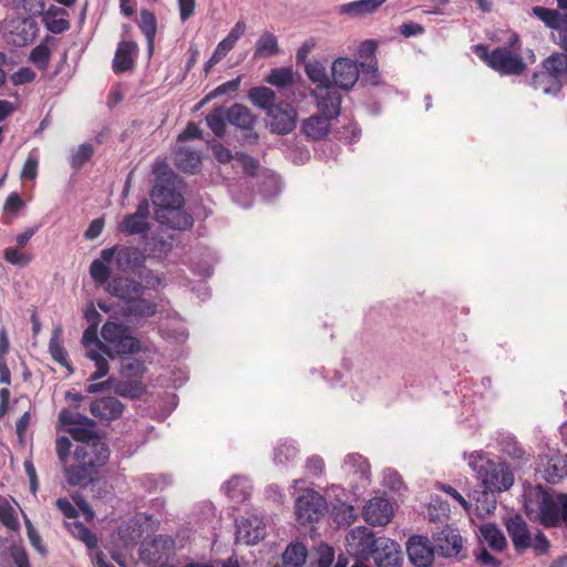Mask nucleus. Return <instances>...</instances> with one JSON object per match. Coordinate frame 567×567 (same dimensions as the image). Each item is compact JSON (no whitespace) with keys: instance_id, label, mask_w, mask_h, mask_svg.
I'll return each instance as SVG.
<instances>
[{"instance_id":"obj_30","label":"nucleus","mask_w":567,"mask_h":567,"mask_svg":"<svg viewBox=\"0 0 567 567\" xmlns=\"http://www.w3.org/2000/svg\"><path fill=\"white\" fill-rule=\"evenodd\" d=\"M331 120V117L322 113L311 115L302 122V132L310 140H322L330 132Z\"/></svg>"},{"instance_id":"obj_44","label":"nucleus","mask_w":567,"mask_h":567,"mask_svg":"<svg viewBox=\"0 0 567 567\" xmlns=\"http://www.w3.org/2000/svg\"><path fill=\"white\" fill-rule=\"evenodd\" d=\"M228 122V109L216 107L206 116V123L213 133L223 137L226 133V123Z\"/></svg>"},{"instance_id":"obj_19","label":"nucleus","mask_w":567,"mask_h":567,"mask_svg":"<svg viewBox=\"0 0 567 567\" xmlns=\"http://www.w3.org/2000/svg\"><path fill=\"white\" fill-rule=\"evenodd\" d=\"M537 519L546 527H556L560 523V496L556 501L549 493L540 491L537 494Z\"/></svg>"},{"instance_id":"obj_21","label":"nucleus","mask_w":567,"mask_h":567,"mask_svg":"<svg viewBox=\"0 0 567 567\" xmlns=\"http://www.w3.org/2000/svg\"><path fill=\"white\" fill-rule=\"evenodd\" d=\"M124 404L115 396L107 395L95 399L90 405V412L100 421H114L122 416Z\"/></svg>"},{"instance_id":"obj_35","label":"nucleus","mask_w":567,"mask_h":567,"mask_svg":"<svg viewBox=\"0 0 567 567\" xmlns=\"http://www.w3.org/2000/svg\"><path fill=\"white\" fill-rule=\"evenodd\" d=\"M542 66L546 70V74L553 75L563 84V81L567 78V54L563 52L553 53L542 62Z\"/></svg>"},{"instance_id":"obj_52","label":"nucleus","mask_w":567,"mask_h":567,"mask_svg":"<svg viewBox=\"0 0 567 567\" xmlns=\"http://www.w3.org/2000/svg\"><path fill=\"white\" fill-rule=\"evenodd\" d=\"M0 522L11 530H16L19 527L17 512L6 499L0 501Z\"/></svg>"},{"instance_id":"obj_63","label":"nucleus","mask_w":567,"mask_h":567,"mask_svg":"<svg viewBox=\"0 0 567 567\" xmlns=\"http://www.w3.org/2000/svg\"><path fill=\"white\" fill-rule=\"evenodd\" d=\"M476 560L485 567H501L502 563L495 558L486 548H481L480 551L475 553Z\"/></svg>"},{"instance_id":"obj_6","label":"nucleus","mask_w":567,"mask_h":567,"mask_svg":"<svg viewBox=\"0 0 567 567\" xmlns=\"http://www.w3.org/2000/svg\"><path fill=\"white\" fill-rule=\"evenodd\" d=\"M82 344L84 347L85 357L93 361L96 368L95 372L91 374L89 380L96 381L107 375L110 365L103 353H107L109 348H106L104 340L99 338L96 327H87L84 330Z\"/></svg>"},{"instance_id":"obj_53","label":"nucleus","mask_w":567,"mask_h":567,"mask_svg":"<svg viewBox=\"0 0 567 567\" xmlns=\"http://www.w3.org/2000/svg\"><path fill=\"white\" fill-rule=\"evenodd\" d=\"M51 51L47 43L37 45L30 53V61L40 70H45L49 65Z\"/></svg>"},{"instance_id":"obj_45","label":"nucleus","mask_w":567,"mask_h":567,"mask_svg":"<svg viewBox=\"0 0 567 567\" xmlns=\"http://www.w3.org/2000/svg\"><path fill=\"white\" fill-rule=\"evenodd\" d=\"M386 0H358L342 6V12L351 16H364L374 12Z\"/></svg>"},{"instance_id":"obj_24","label":"nucleus","mask_w":567,"mask_h":567,"mask_svg":"<svg viewBox=\"0 0 567 567\" xmlns=\"http://www.w3.org/2000/svg\"><path fill=\"white\" fill-rule=\"evenodd\" d=\"M544 466V478L550 483L556 484L567 476V457L557 451H549L542 458Z\"/></svg>"},{"instance_id":"obj_14","label":"nucleus","mask_w":567,"mask_h":567,"mask_svg":"<svg viewBox=\"0 0 567 567\" xmlns=\"http://www.w3.org/2000/svg\"><path fill=\"white\" fill-rule=\"evenodd\" d=\"M369 557L373 558L377 567H401L402 565V551L399 544L388 537L378 538Z\"/></svg>"},{"instance_id":"obj_25","label":"nucleus","mask_w":567,"mask_h":567,"mask_svg":"<svg viewBox=\"0 0 567 567\" xmlns=\"http://www.w3.org/2000/svg\"><path fill=\"white\" fill-rule=\"evenodd\" d=\"M312 96L317 100L320 113L331 118L339 116L342 97L333 85H329L320 91H312Z\"/></svg>"},{"instance_id":"obj_10","label":"nucleus","mask_w":567,"mask_h":567,"mask_svg":"<svg viewBox=\"0 0 567 567\" xmlns=\"http://www.w3.org/2000/svg\"><path fill=\"white\" fill-rule=\"evenodd\" d=\"M271 132L286 135L293 131L297 123V112L290 103H276L267 112Z\"/></svg>"},{"instance_id":"obj_33","label":"nucleus","mask_w":567,"mask_h":567,"mask_svg":"<svg viewBox=\"0 0 567 567\" xmlns=\"http://www.w3.org/2000/svg\"><path fill=\"white\" fill-rule=\"evenodd\" d=\"M157 311V303L154 300L144 298V296L135 297L127 305L123 306V313L133 318H150Z\"/></svg>"},{"instance_id":"obj_58","label":"nucleus","mask_w":567,"mask_h":567,"mask_svg":"<svg viewBox=\"0 0 567 567\" xmlns=\"http://www.w3.org/2000/svg\"><path fill=\"white\" fill-rule=\"evenodd\" d=\"M4 259L16 266H25L30 261V257L23 252H20L17 248H7L4 250Z\"/></svg>"},{"instance_id":"obj_23","label":"nucleus","mask_w":567,"mask_h":567,"mask_svg":"<svg viewBox=\"0 0 567 567\" xmlns=\"http://www.w3.org/2000/svg\"><path fill=\"white\" fill-rule=\"evenodd\" d=\"M363 515L370 525L384 526L391 520L393 508L388 499L375 497L370 499L364 506Z\"/></svg>"},{"instance_id":"obj_4","label":"nucleus","mask_w":567,"mask_h":567,"mask_svg":"<svg viewBox=\"0 0 567 567\" xmlns=\"http://www.w3.org/2000/svg\"><path fill=\"white\" fill-rule=\"evenodd\" d=\"M292 488L298 491L295 501V514L301 525L318 522L326 513L328 504L326 498L312 488H299L300 480H295Z\"/></svg>"},{"instance_id":"obj_36","label":"nucleus","mask_w":567,"mask_h":567,"mask_svg":"<svg viewBox=\"0 0 567 567\" xmlns=\"http://www.w3.org/2000/svg\"><path fill=\"white\" fill-rule=\"evenodd\" d=\"M95 474L96 468L78 462L65 468L66 481L72 486L85 485L92 482Z\"/></svg>"},{"instance_id":"obj_13","label":"nucleus","mask_w":567,"mask_h":567,"mask_svg":"<svg viewBox=\"0 0 567 567\" xmlns=\"http://www.w3.org/2000/svg\"><path fill=\"white\" fill-rule=\"evenodd\" d=\"M346 540L347 549L350 555L359 558H368L371 550L377 545L378 538L370 528L359 526L348 533Z\"/></svg>"},{"instance_id":"obj_42","label":"nucleus","mask_w":567,"mask_h":567,"mask_svg":"<svg viewBox=\"0 0 567 567\" xmlns=\"http://www.w3.org/2000/svg\"><path fill=\"white\" fill-rule=\"evenodd\" d=\"M138 27L147 40V49L150 54H152L154 50V39L157 31V22L154 13L148 10H142Z\"/></svg>"},{"instance_id":"obj_54","label":"nucleus","mask_w":567,"mask_h":567,"mask_svg":"<svg viewBox=\"0 0 567 567\" xmlns=\"http://www.w3.org/2000/svg\"><path fill=\"white\" fill-rule=\"evenodd\" d=\"M39 156L35 151L29 153L21 171L22 181H33L38 175Z\"/></svg>"},{"instance_id":"obj_50","label":"nucleus","mask_w":567,"mask_h":567,"mask_svg":"<svg viewBox=\"0 0 567 567\" xmlns=\"http://www.w3.org/2000/svg\"><path fill=\"white\" fill-rule=\"evenodd\" d=\"M267 82L278 87H286L293 83V72L290 68H280L271 70Z\"/></svg>"},{"instance_id":"obj_5","label":"nucleus","mask_w":567,"mask_h":567,"mask_svg":"<svg viewBox=\"0 0 567 567\" xmlns=\"http://www.w3.org/2000/svg\"><path fill=\"white\" fill-rule=\"evenodd\" d=\"M473 49L481 60L501 74L518 75L526 68L523 58L507 48H496L489 52L486 45L476 44Z\"/></svg>"},{"instance_id":"obj_47","label":"nucleus","mask_w":567,"mask_h":567,"mask_svg":"<svg viewBox=\"0 0 567 567\" xmlns=\"http://www.w3.org/2000/svg\"><path fill=\"white\" fill-rule=\"evenodd\" d=\"M114 393L128 399H140L145 393V386L140 380L120 381L114 385Z\"/></svg>"},{"instance_id":"obj_40","label":"nucleus","mask_w":567,"mask_h":567,"mask_svg":"<svg viewBox=\"0 0 567 567\" xmlns=\"http://www.w3.org/2000/svg\"><path fill=\"white\" fill-rule=\"evenodd\" d=\"M305 72L309 80L317 84V89L315 91H320L329 85H332L326 66L319 61H311L307 63L305 66Z\"/></svg>"},{"instance_id":"obj_34","label":"nucleus","mask_w":567,"mask_h":567,"mask_svg":"<svg viewBox=\"0 0 567 567\" xmlns=\"http://www.w3.org/2000/svg\"><path fill=\"white\" fill-rule=\"evenodd\" d=\"M308 549L301 542L290 543L281 555V567H303Z\"/></svg>"},{"instance_id":"obj_55","label":"nucleus","mask_w":567,"mask_h":567,"mask_svg":"<svg viewBox=\"0 0 567 567\" xmlns=\"http://www.w3.org/2000/svg\"><path fill=\"white\" fill-rule=\"evenodd\" d=\"M297 455V449L293 444L287 442L279 444L275 449L274 461L277 464H285L293 460Z\"/></svg>"},{"instance_id":"obj_51","label":"nucleus","mask_w":567,"mask_h":567,"mask_svg":"<svg viewBox=\"0 0 567 567\" xmlns=\"http://www.w3.org/2000/svg\"><path fill=\"white\" fill-rule=\"evenodd\" d=\"M94 154V148L91 144H81L71 155L70 165L74 169H80L86 162L91 159Z\"/></svg>"},{"instance_id":"obj_8","label":"nucleus","mask_w":567,"mask_h":567,"mask_svg":"<svg viewBox=\"0 0 567 567\" xmlns=\"http://www.w3.org/2000/svg\"><path fill=\"white\" fill-rule=\"evenodd\" d=\"M59 421L69 426V434L80 443L79 445L101 440L95 432V421L84 414L64 409L59 413Z\"/></svg>"},{"instance_id":"obj_61","label":"nucleus","mask_w":567,"mask_h":567,"mask_svg":"<svg viewBox=\"0 0 567 567\" xmlns=\"http://www.w3.org/2000/svg\"><path fill=\"white\" fill-rule=\"evenodd\" d=\"M229 51H230V49L220 41L217 44L210 59L205 64V66H204L205 72L208 73L210 71V69L215 64H217Z\"/></svg>"},{"instance_id":"obj_12","label":"nucleus","mask_w":567,"mask_h":567,"mask_svg":"<svg viewBox=\"0 0 567 567\" xmlns=\"http://www.w3.org/2000/svg\"><path fill=\"white\" fill-rule=\"evenodd\" d=\"M150 218V203L147 199L140 202L137 209L133 214H127L118 224V230L128 236L145 237L151 229Z\"/></svg>"},{"instance_id":"obj_43","label":"nucleus","mask_w":567,"mask_h":567,"mask_svg":"<svg viewBox=\"0 0 567 567\" xmlns=\"http://www.w3.org/2000/svg\"><path fill=\"white\" fill-rule=\"evenodd\" d=\"M250 485L245 477H233L225 484V491L229 498L244 502L249 496Z\"/></svg>"},{"instance_id":"obj_56","label":"nucleus","mask_w":567,"mask_h":567,"mask_svg":"<svg viewBox=\"0 0 567 567\" xmlns=\"http://www.w3.org/2000/svg\"><path fill=\"white\" fill-rule=\"evenodd\" d=\"M317 567H331L334 560V549L331 546L321 544L317 549Z\"/></svg>"},{"instance_id":"obj_9","label":"nucleus","mask_w":567,"mask_h":567,"mask_svg":"<svg viewBox=\"0 0 567 567\" xmlns=\"http://www.w3.org/2000/svg\"><path fill=\"white\" fill-rule=\"evenodd\" d=\"M532 11L547 28L554 30V42L567 54V13H561L559 10L542 6L534 7Z\"/></svg>"},{"instance_id":"obj_1","label":"nucleus","mask_w":567,"mask_h":567,"mask_svg":"<svg viewBox=\"0 0 567 567\" xmlns=\"http://www.w3.org/2000/svg\"><path fill=\"white\" fill-rule=\"evenodd\" d=\"M468 465L477 473L485 489L495 493L507 491L514 483V474L509 467L483 454H472Z\"/></svg>"},{"instance_id":"obj_28","label":"nucleus","mask_w":567,"mask_h":567,"mask_svg":"<svg viewBox=\"0 0 567 567\" xmlns=\"http://www.w3.org/2000/svg\"><path fill=\"white\" fill-rule=\"evenodd\" d=\"M116 265L120 270H136L144 266L146 256L144 251L134 246L116 247L115 251Z\"/></svg>"},{"instance_id":"obj_31","label":"nucleus","mask_w":567,"mask_h":567,"mask_svg":"<svg viewBox=\"0 0 567 567\" xmlns=\"http://www.w3.org/2000/svg\"><path fill=\"white\" fill-rule=\"evenodd\" d=\"M175 165L186 173H197L202 166V156L197 150L178 146L175 151Z\"/></svg>"},{"instance_id":"obj_39","label":"nucleus","mask_w":567,"mask_h":567,"mask_svg":"<svg viewBox=\"0 0 567 567\" xmlns=\"http://www.w3.org/2000/svg\"><path fill=\"white\" fill-rule=\"evenodd\" d=\"M248 97L254 105L266 111V113L276 104V93L267 86L250 89Z\"/></svg>"},{"instance_id":"obj_3","label":"nucleus","mask_w":567,"mask_h":567,"mask_svg":"<svg viewBox=\"0 0 567 567\" xmlns=\"http://www.w3.org/2000/svg\"><path fill=\"white\" fill-rule=\"evenodd\" d=\"M156 184L152 189V202L158 209L182 207L184 199L176 188L177 176L168 169L166 164H157L155 167Z\"/></svg>"},{"instance_id":"obj_60","label":"nucleus","mask_w":567,"mask_h":567,"mask_svg":"<svg viewBox=\"0 0 567 567\" xmlns=\"http://www.w3.org/2000/svg\"><path fill=\"white\" fill-rule=\"evenodd\" d=\"M35 79V72L31 68H21L11 75L14 85L30 83Z\"/></svg>"},{"instance_id":"obj_17","label":"nucleus","mask_w":567,"mask_h":567,"mask_svg":"<svg viewBox=\"0 0 567 567\" xmlns=\"http://www.w3.org/2000/svg\"><path fill=\"white\" fill-rule=\"evenodd\" d=\"M105 289L110 295L123 301L125 306L135 297L144 296L146 286L130 277L115 276Z\"/></svg>"},{"instance_id":"obj_46","label":"nucleus","mask_w":567,"mask_h":567,"mask_svg":"<svg viewBox=\"0 0 567 567\" xmlns=\"http://www.w3.org/2000/svg\"><path fill=\"white\" fill-rule=\"evenodd\" d=\"M279 51L277 38L269 32H264L256 42L255 58L276 55Z\"/></svg>"},{"instance_id":"obj_49","label":"nucleus","mask_w":567,"mask_h":567,"mask_svg":"<svg viewBox=\"0 0 567 567\" xmlns=\"http://www.w3.org/2000/svg\"><path fill=\"white\" fill-rule=\"evenodd\" d=\"M145 364L143 361L135 358H124L121 360L120 372L124 378H137L143 375Z\"/></svg>"},{"instance_id":"obj_64","label":"nucleus","mask_w":567,"mask_h":567,"mask_svg":"<svg viewBox=\"0 0 567 567\" xmlns=\"http://www.w3.org/2000/svg\"><path fill=\"white\" fill-rule=\"evenodd\" d=\"M384 485L388 486L392 491L399 492L403 486V481L401 476L392 470H386L383 474Z\"/></svg>"},{"instance_id":"obj_15","label":"nucleus","mask_w":567,"mask_h":567,"mask_svg":"<svg viewBox=\"0 0 567 567\" xmlns=\"http://www.w3.org/2000/svg\"><path fill=\"white\" fill-rule=\"evenodd\" d=\"M436 554L444 558H455L463 548V539L458 532L445 526L432 535Z\"/></svg>"},{"instance_id":"obj_11","label":"nucleus","mask_w":567,"mask_h":567,"mask_svg":"<svg viewBox=\"0 0 567 567\" xmlns=\"http://www.w3.org/2000/svg\"><path fill=\"white\" fill-rule=\"evenodd\" d=\"M435 553L433 540L426 536L413 535L406 543L409 560L415 567H432Z\"/></svg>"},{"instance_id":"obj_16","label":"nucleus","mask_w":567,"mask_h":567,"mask_svg":"<svg viewBox=\"0 0 567 567\" xmlns=\"http://www.w3.org/2000/svg\"><path fill=\"white\" fill-rule=\"evenodd\" d=\"M332 85L342 90H350L359 79V64L348 58H338L331 66Z\"/></svg>"},{"instance_id":"obj_41","label":"nucleus","mask_w":567,"mask_h":567,"mask_svg":"<svg viewBox=\"0 0 567 567\" xmlns=\"http://www.w3.org/2000/svg\"><path fill=\"white\" fill-rule=\"evenodd\" d=\"M532 85L545 94H557L563 85L553 75L546 74V70L535 72L532 76Z\"/></svg>"},{"instance_id":"obj_32","label":"nucleus","mask_w":567,"mask_h":567,"mask_svg":"<svg viewBox=\"0 0 567 567\" xmlns=\"http://www.w3.org/2000/svg\"><path fill=\"white\" fill-rule=\"evenodd\" d=\"M156 218L161 224H166L174 229H186L193 225L192 216L183 212L181 207L157 209Z\"/></svg>"},{"instance_id":"obj_2","label":"nucleus","mask_w":567,"mask_h":567,"mask_svg":"<svg viewBox=\"0 0 567 567\" xmlns=\"http://www.w3.org/2000/svg\"><path fill=\"white\" fill-rule=\"evenodd\" d=\"M101 338L104 340L107 353L103 355L109 360L121 354H135L142 349L138 338L133 336L130 327L115 321H106L101 328Z\"/></svg>"},{"instance_id":"obj_18","label":"nucleus","mask_w":567,"mask_h":567,"mask_svg":"<svg viewBox=\"0 0 567 567\" xmlns=\"http://www.w3.org/2000/svg\"><path fill=\"white\" fill-rule=\"evenodd\" d=\"M75 462L86 464L93 468L103 466L109 457L110 451L102 440H95L93 443L78 445L74 452Z\"/></svg>"},{"instance_id":"obj_26","label":"nucleus","mask_w":567,"mask_h":567,"mask_svg":"<svg viewBox=\"0 0 567 567\" xmlns=\"http://www.w3.org/2000/svg\"><path fill=\"white\" fill-rule=\"evenodd\" d=\"M257 117L251 111L243 104H234L228 107V123L250 134L247 136L249 142H256L258 135L252 133Z\"/></svg>"},{"instance_id":"obj_59","label":"nucleus","mask_w":567,"mask_h":567,"mask_svg":"<svg viewBox=\"0 0 567 567\" xmlns=\"http://www.w3.org/2000/svg\"><path fill=\"white\" fill-rule=\"evenodd\" d=\"M246 24L244 21H238L234 28L229 31L227 37L221 40L230 50L235 47L239 38L245 33Z\"/></svg>"},{"instance_id":"obj_20","label":"nucleus","mask_w":567,"mask_h":567,"mask_svg":"<svg viewBox=\"0 0 567 567\" xmlns=\"http://www.w3.org/2000/svg\"><path fill=\"white\" fill-rule=\"evenodd\" d=\"M505 525L516 553L523 554L530 548L532 534L527 523L520 515L511 516Z\"/></svg>"},{"instance_id":"obj_57","label":"nucleus","mask_w":567,"mask_h":567,"mask_svg":"<svg viewBox=\"0 0 567 567\" xmlns=\"http://www.w3.org/2000/svg\"><path fill=\"white\" fill-rule=\"evenodd\" d=\"M530 548L534 549L536 555H546L550 548V543L546 535L538 530L534 538L532 537Z\"/></svg>"},{"instance_id":"obj_37","label":"nucleus","mask_w":567,"mask_h":567,"mask_svg":"<svg viewBox=\"0 0 567 567\" xmlns=\"http://www.w3.org/2000/svg\"><path fill=\"white\" fill-rule=\"evenodd\" d=\"M61 334L62 330L61 328H55L50 342H49V352L54 361L60 363L61 365L65 367L70 373L73 372V368L71 363L68 360V352L62 346L61 342Z\"/></svg>"},{"instance_id":"obj_29","label":"nucleus","mask_w":567,"mask_h":567,"mask_svg":"<svg viewBox=\"0 0 567 567\" xmlns=\"http://www.w3.org/2000/svg\"><path fill=\"white\" fill-rule=\"evenodd\" d=\"M138 52V47L134 41H121L117 45L114 59L113 71L115 73H123L131 70L134 65L135 58Z\"/></svg>"},{"instance_id":"obj_62","label":"nucleus","mask_w":567,"mask_h":567,"mask_svg":"<svg viewBox=\"0 0 567 567\" xmlns=\"http://www.w3.org/2000/svg\"><path fill=\"white\" fill-rule=\"evenodd\" d=\"M210 148H212L213 155L219 163L226 164V163L230 162L233 158H235V155H233L231 152L227 147H225L224 145H221L218 142L213 143L210 145Z\"/></svg>"},{"instance_id":"obj_7","label":"nucleus","mask_w":567,"mask_h":567,"mask_svg":"<svg viewBox=\"0 0 567 567\" xmlns=\"http://www.w3.org/2000/svg\"><path fill=\"white\" fill-rule=\"evenodd\" d=\"M174 548L175 543L171 537L158 535L141 544L140 559L153 567H167L174 556Z\"/></svg>"},{"instance_id":"obj_48","label":"nucleus","mask_w":567,"mask_h":567,"mask_svg":"<svg viewBox=\"0 0 567 567\" xmlns=\"http://www.w3.org/2000/svg\"><path fill=\"white\" fill-rule=\"evenodd\" d=\"M343 465L349 472L359 474L362 478L369 480L370 465L360 454L347 455Z\"/></svg>"},{"instance_id":"obj_22","label":"nucleus","mask_w":567,"mask_h":567,"mask_svg":"<svg viewBox=\"0 0 567 567\" xmlns=\"http://www.w3.org/2000/svg\"><path fill=\"white\" fill-rule=\"evenodd\" d=\"M266 535V525L258 516L244 518L237 524L236 539L246 545H254Z\"/></svg>"},{"instance_id":"obj_27","label":"nucleus","mask_w":567,"mask_h":567,"mask_svg":"<svg viewBox=\"0 0 567 567\" xmlns=\"http://www.w3.org/2000/svg\"><path fill=\"white\" fill-rule=\"evenodd\" d=\"M116 246L101 250L100 258L94 259L90 266V275L99 286H106L111 281L110 264L115 256Z\"/></svg>"},{"instance_id":"obj_38","label":"nucleus","mask_w":567,"mask_h":567,"mask_svg":"<svg viewBox=\"0 0 567 567\" xmlns=\"http://www.w3.org/2000/svg\"><path fill=\"white\" fill-rule=\"evenodd\" d=\"M480 533L484 542L496 551L505 549L507 542L499 528L494 524H484L480 527Z\"/></svg>"}]
</instances>
